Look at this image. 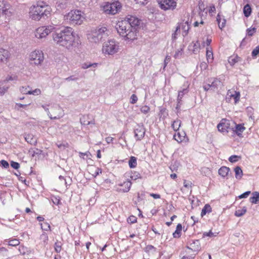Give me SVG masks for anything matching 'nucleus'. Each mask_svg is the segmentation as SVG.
Wrapping results in <instances>:
<instances>
[{"label":"nucleus","instance_id":"obj_28","mask_svg":"<svg viewBox=\"0 0 259 259\" xmlns=\"http://www.w3.org/2000/svg\"><path fill=\"white\" fill-rule=\"evenodd\" d=\"M250 202L252 204H256L259 202V192H254L252 193V196L249 198Z\"/></svg>","mask_w":259,"mask_h":259},{"label":"nucleus","instance_id":"obj_2","mask_svg":"<svg viewBox=\"0 0 259 259\" xmlns=\"http://www.w3.org/2000/svg\"><path fill=\"white\" fill-rule=\"evenodd\" d=\"M52 8L44 1H38L29 8V17L33 20L38 21L42 18L51 15Z\"/></svg>","mask_w":259,"mask_h":259},{"label":"nucleus","instance_id":"obj_16","mask_svg":"<svg viewBox=\"0 0 259 259\" xmlns=\"http://www.w3.org/2000/svg\"><path fill=\"white\" fill-rule=\"evenodd\" d=\"M232 123L235 126V127H233V130H232V131H233V132L238 137H241L242 136V133L246 129L244 126V124L243 123L236 124L235 122H233Z\"/></svg>","mask_w":259,"mask_h":259},{"label":"nucleus","instance_id":"obj_32","mask_svg":"<svg viewBox=\"0 0 259 259\" xmlns=\"http://www.w3.org/2000/svg\"><path fill=\"white\" fill-rule=\"evenodd\" d=\"M5 242H8V244L12 246H16L19 245L20 241L19 239L15 238H10L7 240H5Z\"/></svg>","mask_w":259,"mask_h":259},{"label":"nucleus","instance_id":"obj_9","mask_svg":"<svg viewBox=\"0 0 259 259\" xmlns=\"http://www.w3.org/2000/svg\"><path fill=\"white\" fill-rule=\"evenodd\" d=\"M159 7L164 11L174 10L177 6L178 0H157Z\"/></svg>","mask_w":259,"mask_h":259},{"label":"nucleus","instance_id":"obj_46","mask_svg":"<svg viewBox=\"0 0 259 259\" xmlns=\"http://www.w3.org/2000/svg\"><path fill=\"white\" fill-rule=\"evenodd\" d=\"M55 250L56 252L59 253L62 249V244L61 242H57L54 245Z\"/></svg>","mask_w":259,"mask_h":259},{"label":"nucleus","instance_id":"obj_41","mask_svg":"<svg viewBox=\"0 0 259 259\" xmlns=\"http://www.w3.org/2000/svg\"><path fill=\"white\" fill-rule=\"evenodd\" d=\"M200 49V45L198 40L196 41L193 45V52L195 54H196L197 52H199Z\"/></svg>","mask_w":259,"mask_h":259},{"label":"nucleus","instance_id":"obj_37","mask_svg":"<svg viewBox=\"0 0 259 259\" xmlns=\"http://www.w3.org/2000/svg\"><path fill=\"white\" fill-rule=\"evenodd\" d=\"M221 83V82L220 80L217 78H214L211 83L210 84L211 89L214 90L218 88V87L220 85Z\"/></svg>","mask_w":259,"mask_h":259},{"label":"nucleus","instance_id":"obj_36","mask_svg":"<svg viewBox=\"0 0 259 259\" xmlns=\"http://www.w3.org/2000/svg\"><path fill=\"white\" fill-rule=\"evenodd\" d=\"M59 185L60 186H64L65 189H68V185H67V182H66V179H65V178L62 176H59Z\"/></svg>","mask_w":259,"mask_h":259},{"label":"nucleus","instance_id":"obj_34","mask_svg":"<svg viewBox=\"0 0 259 259\" xmlns=\"http://www.w3.org/2000/svg\"><path fill=\"white\" fill-rule=\"evenodd\" d=\"M240 58L237 55L233 56L229 58V62L231 65H234L235 63L240 61Z\"/></svg>","mask_w":259,"mask_h":259},{"label":"nucleus","instance_id":"obj_49","mask_svg":"<svg viewBox=\"0 0 259 259\" xmlns=\"http://www.w3.org/2000/svg\"><path fill=\"white\" fill-rule=\"evenodd\" d=\"M9 89V87L6 85H2L0 86V96L3 95L6 93Z\"/></svg>","mask_w":259,"mask_h":259},{"label":"nucleus","instance_id":"obj_21","mask_svg":"<svg viewBox=\"0 0 259 259\" xmlns=\"http://www.w3.org/2000/svg\"><path fill=\"white\" fill-rule=\"evenodd\" d=\"M186 248H189L192 252L197 254L201 249L200 243L198 240H194L190 244L189 246H187Z\"/></svg>","mask_w":259,"mask_h":259},{"label":"nucleus","instance_id":"obj_44","mask_svg":"<svg viewBox=\"0 0 259 259\" xmlns=\"http://www.w3.org/2000/svg\"><path fill=\"white\" fill-rule=\"evenodd\" d=\"M183 185L184 187L185 188L187 189L188 190H189L191 189L193 184L191 181L184 180L183 181Z\"/></svg>","mask_w":259,"mask_h":259},{"label":"nucleus","instance_id":"obj_45","mask_svg":"<svg viewBox=\"0 0 259 259\" xmlns=\"http://www.w3.org/2000/svg\"><path fill=\"white\" fill-rule=\"evenodd\" d=\"M127 222L129 224H135L137 222V218L133 215H130L127 219Z\"/></svg>","mask_w":259,"mask_h":259},{"label":"nucleus","instance_id":"obj_29","mask_svg":"<svg viewBox=\"0 0 259 259\" xmlns=\"http://www.w3.org/2000/svg\"><path fill=\"white\" fill-rule=\"evenodd\" d=\"M235 176L236 179L240 180L243 176V171L240 166H236L234 168Z\"/></svg>","mask_w":259,"mask_h":259},{"label":"nucleus","instance_id":"obj_3","mask_svg":"<svg viewBox=\"0 0 259 259\" xmlns=\"http://www.w3.org/2000/svg\"><path fill=\"white\" fill-rule=\"evenodd\" d=\"M116 28L119 35L126 40H133L137 38L136 30L130 27V24L125 19L119 21L116 24Z\"/></svg>","mask_w":259,"mask_h":259},{"label":"nucleus","instance_id":"obj_24","mask_svg":"<svg viewBox=\"0 0 259 259\" xmlns=\"http://www.w3.org/2000/svg\"><path fill=\"white\" fill-rule=\"evenodd\" d=\"M206 57L208 63H212L213 61V54L211 47L206 48Z\"/></svg>","mask_w":259,"mask_h":259},{"label":"nucleus","instance_id":"obj_50","mask_svg":"<svg viewBox=\"0 0 259 259\" xmlns=\"http://www.w3.org/2000/svg\"><path fill=\"white\" fill-rule=\"evenodd\" d=\"M41 228L42 230L45 231H48L50 230V224L47 222H43L41 223L40 224Z\"/></svg>","mask_w":259,"mask_h":259},{"label":"nucleus","instance_id":"obj_25","mask_svg":"<svg viewBox=\"0 0 259 259\" xmlns=\"http://www.w3.org/2000/svg\"><path fill=\"white\" fill-rule=\"evenodd\" d=\"M230 170V169L229 167L224 166L219 169L218 173L222 177L225 178L228 176Z\"/></svg>","mask_w":259,"mask_h":259},{"label":"nucleus","instance_id":"obj_10","mask_svg":"<svg viewBox=\"0 0 259 259\" xmlns=\"http://www.w3.org/2000/svg\"><path fill=\"white\" fill-rule=\"evenodd\" d=\"M233 122L226 118H223L217 125L218 131L221 133H228L230 130H233Z\"/></svg>","mask_w":259,"mask_h":259},{"label":"nucleus","instance_id":"obj_15","mask_svg":"<svg viewBox=\"0 0 259 259\" xmlns=\"http://www.w3.org/2000/svg\"><path fill=\"white\" fill-rule=\"evenodd\" d=\"M181 28H182V29L184 30V33L183 35L184 36L187 35L189 29L188 22H186L185 23H183L181 25L179 24L177 26L175 32L172 34L173 39H175L176 38V35L178 34V33H180Z\"/></svg>","mask_w":259,"mask_h":259},{"label":"nucleus","instance_id":"obj_39","mask_svg":"<svg viewBox=\"0 0 259 259\" xmlns=\"http://www.w3.org/2000/svg\"><path fill=\"white\" fill-rule=\"evenodd\" d=\"M97 63H84L81 65V68L83 69H88L91 67L94 68L97 67L98 66Z\"/></svg>","mask_w":259,"mask_h":259},{"label":"nucleus","instance_id":"obj_11","mask_svg":"<svg viewBox=\"0 0 259 259\" xmlns=\"http://www.w3.org/2000/svg\"><path fill=\"white\" fill-rule=\"evenodd\" d=\"M48 115L51 119H59L64 115L63 110L59 106H54L51 108Z\"/></svg>","mask_w":259,"mask_h":259},{"label":"nucleus","instance_id":"obj_54","mask_svg":"<svg viewBox=\"0 0 259 259\" xmlns=\"http://www.w3.org/2000/svg\"><path fill=\"white\" fill-rule=\"evenodd\" d=\"M217 236V234H214L212 232L211 230H210L208 232H204L203 234V237H213Z\"/></svg>","mask_w":259,"mask_h":259},{"label":"nucleus","instance_id":"obj_55","mask_svg":"<svg viewBox=\"0 0 259 259\" xmlns=\"http://www.w3.org/2000/svg\"><path fill=\"white\" fill-rule=\"evenodd\" d=\"M25 140L29 143L32 144L34 141L33 139L32 135L28 134L25 137Z\"/></svg>","mask_w":259,"mask_h":259},{"label":"nucleus","instance_id":"obj_13","mask_svg":"<svg viewBox=\"0 0 259 259\" xmlns=\"http://www.w3.org/2000/svg\"><path fill=\"white\" fill-rule=\"evenodd\" d=\"M240 94L239 92L233 90H229L228 91L226 100L230 102L231 98L234 100V103L237 104L240 100Z\"/></svg>","mask_w":259,"mask_h":259},{"label":"nucleus","instance_id":"obj_57","mask_svg":"<svg viewBox=\"0 0 259 259\" xmlns=\"http://www.w3.org/2000/svg\"><path fill=\"white\" fill-rule=\"evenodd\" d=\"M259 54V46L256 47L255 49L253 50L251 53V55L252 57H256L257 55Z\"/></svg>","mask_w":259,"mask_h":259},{"label":"nucleus","instance_id":"obj_62","mask_svg":"<svg viewBox=\"0 0 259 259\" xmlns=\"http://www.w3.org/2000/svg\"><path fill=\"white\" fill-rule=\"evenodd\" d=\"M11 165L13 168L16 169H17L20 167V164L17 162L12 161Z\"/></svg>","mask_w":259,"mask_h":259},{"label":"nucleus","instance_id":"obj_20","mask_svg":"<svg viewBox=\"0 0 259 259\" xmlns=\"http://www.w3.org/2000/svg\"><path fill=\"white\" fill-rule=\"evenodd\" d=\"M181 255L182 259H194L196 254L192 252L190 249L185 248L182 251Z\"/></svg>","mask_w":259,"mask_h":259},{"label":"nucleus","instance_id":"obj_26","mask_svg":"<svg viewBox=\"0 0 259 259\" xmlns=\"http://www.w3.org/2000/svg\"><path fill=\"white\" fill-rule=\"evenodd\" d=\"M9 55L8 50L0 48V61L7 60L9 57Z\"/></svg>","mask_w":259,"mask_h":259},{"label":"nucleus","instance_id":"obj_5","mask_svg":"<svg viewBox=\"0 0 259 259\" xmlns=\"http://www.w3.org/2000/svg\"><path fill=\"white\" fill-rule=\"evenodd\" d=\"M27 60L29 64L32 66L40 65L44 60V53L39 50L32 51L28 54Z\"/></svg>","mask_w":259,"mask_h":259},{"label":"nucleus","instance_id":"obj_7","mask_svg":"<svg viewBox=\"0 0 259 259\" xmlns=\"http://www.w3.org/2000/svg\"><path fill=\"white\" fill-rule=\"evenodd\" d=\"M55 27L53 25H44L37 27L34 31L35 37L38 39L46 38L51 33L54 32Z\"/></svg>","mask_w":259,"mask_h":259},{"label":"nucleus","instance_id":"obj_23","mask_svg":"<svg viewBox=\"0 0 259 259\" xmlns=\"http://www.w3.org/2000/svg\"><path fill=\"white\" fill-rule=\"evenodd\" d=\"M9 9L10 6L8 3L4 0H0V16L6 14Z\"/></svg>","mask_w":259,"mask_h":259},{"label":"nucleus","instance_id":"obj_47","mask_svg":"<svg viewBox=\"0 0 259 259\" xmlns=\"http://www.w3.org/2000/svg\"><path fill=\"white\" fill-rule=\"evenodd\" d=\"M29 88V86L22 87L21 88H20V90L23 94L29 95V92L30 91Z\"/></svg>","mask_w":259,"mask_h":259},{"label":"nucleus","instance_id":"obj_27","mask_svg":"<svg viewBox=\"0 0 259 259\" xmlns=\"http://www.w3.org/2000/svg\"><path fill=\"white\" fill-rule=\"evenodd\" d=\"M182 226L181 224H178L177 226L175 231L173 233L172 236L174 238H179L181 236V232L182 231Z\"/></svg>","mask_w":259,"mask_h":259},{"label":"nucleus","instance_id":"obj_40","mask_svg":"<svg viewBox=\"0 0 259 259\" xmlns=\"http://www.w3.org/2000/svg\"><path fill=\"white\" fill-rule=\"evenodd\" d=\"M141 178L142 177L141 176V175L139 172L137 171H134L131 172L130 178L132 180H136L139 179H141Z\"/></svg>","mask_w":259,"mask_h":259},{"label":"nucleus","instance_id":"obj_51","mask_svg":"<svg viewBox=\"0 0 259 259\" xmlns=\"http://www.w3.org/2000/svg\"><path fill=\"white\" fill-rule=\"evenodd\" d=\"M41 91L39 89H35L33 90H30L29 95H33L34 96H38L40 95Z\"/></svg>","mask_w":259,"mask_h":259},{"label":"nucleus","instance_id":"obj_8","mask_svg":"<svg viewBox=\"0 0 259 259\" xmlns=\"http://www.w3.org/2000/svg\"><path fill=\"white\" fill-rule=\"evenodd\" d=\"M121 5L119 2L112 3H106L102 7V10L107 14L115 15L121 9Z\"/></svg>","mask_w":259,"mask_h":259},{"label":"nucleus","instance_id":"obj_43","mask_svg":"<svg viewBox=\"0 0 259 259\" xmlns=\"http://www.w3.org/2000/svg\"><path fill=\"white\" fill-rule=\"evenodd\" d=\"M92 170H94V173L92 174V175L94 177H96L99 175L100 174L102 173V169L99 167L93 166L92 168Z\"/></svg>","mask_w":259,"mask_h":259},{"label":"nucleus","instance_id":"obj_33","mask_svg":"<svg viewBox=\"0 0 259 259\" xmlns=\"http://www.w3.org/2000/svg\"><path fill=\"white\" fill-rule=\"evenodd\" d=\"M251 8L249 4L246 5L243 8V13L246 17H248L251 13Z\"/></svg>","mask_w":259,"mask_h":259},{"label":"nucleus","instance_id":"obj_60","mask_svg":"<svg viewBox=\"0 0 259 259\" xmlns=\"http://www.w3.org/2000/svg\"><path fill=\"white\" fill-rule=\"evenodd\" d=\"M137 101L138 98L137 96L135 94H133L131 97V103L134 104L137 102Z\"/></svg>","mask_w":259,"mask_h":259},{"label":"nucleus","instance_id":"obj_35","mask_svg":"<svg viewBox=\"0 0 259 259\" xmlns=\"http://www.w3.org/2000/svg\"><path fill=\"white\" fill-rule=\"evenodd\" d=\"M128 165L130 168H135L137 165V158L135 156H131L128 161Z\"/></svg>","mask_w":259,"mask_h":259},{"label":"nucleus","instance_id":"obj_1","mask_svg":"<svg viewBox=\"0 0 259 259\" xmlns=\"http://www.w3.org/2000/svg\"><path fill=\"white\" fill-rule=\"evenodd\" d=\"M53 39L57 44L67 49L78 48L81 44L79 35L70 27H66L59 33H55Z\"/></svg>","mask_w":259,"mask_h":259},{"label":"nucleus","instance_id":"obj_17","mask_svg":"<svg viewBox=\"0 0 259 259\" xmlns=\"http://www.w3.org/2000/svg\"><path fill=\"white\" fill-rule=\"evenodd\" d=\"M125 19L130 24V27L131 28H134L135 30V27L140 24V20L134 16H129Z\"/></svg>","mask_w":259,"mask_h":259},{"label":"nucleus","instance_id":"obj_58","mask_svg":"<svg viewBox=\"0 0 259 259\" xmlns=\"http://www.w3.org/2000/svg\"><path fill=\"white\" fill-rule=\"evenodd\" d=\"M150 109L149 106L145 105L141 108V111L144 114H146L150 111Z\"/></svg>","mask_w":259,"mask_h":259},{"label":"nucleus","instance_id":"obj_59","mask_svg":"<svg viewBox=\"0 0 259 259\" xmlns=\"http://www.w3.org/2000/svg\"><path fill=\"white\" fill-rule=\"evenodd\" d=\"M114 140V138L110 136L106 137L105 139V140L107 144H112Z\"/></svg>","mask_w":259,"mask_h":259},{"label":"nucleus","instance_id":"obj_4","mask_svg":"<svg viewBox=\"0 0 259 259\" xmlns=\"http://www.w3.org/2000/svg\"><path fill=\"white\" fill-rule=\"evenodd\" d=\"M65 20L71 24L81 25L85 19V14L79 10H72L65 15Z\"/></svg>","mask_w":259,"mask_h":259},{"label":"nucleus","instance_id":"obj_18","mask_svg":"<svg viewBox=\"0 0 259 259\" xmlns=\"http://www.w3.org/2000/svg\"><path fill=\"white\" fill-rule=\"evenodd\" d=\"M174 138L179 143H187L189 141V139L186 136V133L184 132L182 133H180L179 132H177V134L174 135Z\"/></svg>","mask_w":259,"mask_h":259},{"label":"nucleus","instance_id":"obj_22","mask_svg":"<svg viewBox=\"0 0 259 259\" xmlns=\"http://www.w3.org/2000/svg\"><path fill=\"white\" fill-rule=\"evenodd\" d=\"M217 22L220 29L222 30L226 26V20L225 19L224 16H223L220 13H219L217 15Z\"/></svg>","mask_w":259,"mask_h":259},{"label":"nucleus","instance_id":"obj_19","mask_svg":"<svg viewBox=\"0 0 259 259\" xmlns=\"http://www.w3.org/2000/svg\"><path fill=\"white\" fill-rule=\"evenodd\" d=\"M135 137L138 141L141 140L144 137L145 130L143 126L139 125L135 130Z\"/></svg>","mask_w":259,"mask_h":259},{"label":"nucleus","instance_id":"obj_63","mask_svg":"<svg viewBox=\"0 0 259 259\" xmlns=\"http://www.w3.org/2000/svg\"><path fill=\"white\" fill-rule=\"evenodd\" d=\"M250 193H251L250 191H246V192H244V193L242 194L241 195H240V196H239V198L240 199L247 198L249 195V194Z\"/></svg>","mask_w":259,"mask_h":259},{"label":"nucleus","instance_id":"obj_31","mask_svg":"<svg viewBox=\"0 0 259 259\" xmlns=\"http://www.w3.org/2000/svg\"><path fill=\"white\" fill-rule=\"evenodd\" d=\"M181 121L179 119H176L171 124V127L175 132H178L181 125Z\"/></svg>","mask_w":259,"mask_h":259},{"label":"nucleus","instance_id":"obj_64","mask_svg":"<svg viewBox=\"0 0 259 259\" xmlns=\"http://www.w3.org/2000/svg\"><path fill=\"white\" fill-rule=\"evenodd\" d=\"M27 248L23 246H20L19 248V251L20 254H24L26 253Z\"/></svg>","mask_w":259,"mask_h":259},{"label":"nucleus","instance_id":"obj_38","mask_svg":"<svg viewBox=\"0 0 259 259\" xmlns=\"http://www.w3.org/2000/svg\"><path fill=\"white\" fill-rule=\"evenodd\" d=\"M246 212V208L245 207H243L241 209H238L236 210L235 215L236 217H239L242 216Z\"/></svg>","mask_w":259,"mask_h":259},{"label":"nucleus","instance_id":"obj_14","mask_svg":"<svg viewBox=\"0 0 259 259\" xmlns=\"http://www.w3.org/2000/svg\"><path fill=\"white\" fill-rule=\"evenodd\" d=\"M132 182L130 180H127L122 182L119 183L117 186V189L119 192H127L130 190L132 186Z\"/></svg>","mask_w":259,"mask_h":259},{"label":"nucleus","instance_id":"obj_61","mask_svg":"<svg viewBox=\"0 0 259 259\" xmlns=\"http://www.w3.org/2000/svg\"><path fill=\"white\" fill-rule=\"evenodd\" d=\"M90 155V153L89 151H87L85 153L79 152V156L80 158L85 159L84 156H86L88 157Z\"/></svg>","mask_w":259,"mask_h":259},{"label":"nucleus","instance_id":"obj_56","mask_svg":"<svg viewBox=\"0 0 259 259\" xmlns=\"http://www.w3.org/2000/svg\"><path fill=\"white\" fill-rule=\"evenodd\" d=\"M215 8L213 5H211L208 7V12L210 15H212L215 12Z\"/></svg>","mask_w":259,"mask_h":259},{"label":"nucleus","instance_id":"obj_52","mask_svg":"<svg viewBox=\"0 0 259 259\" xmlns=\"http://www.w3.org/2000/svg\"><path fill=\"white\" fill-rule=\"evenodd\" d=\"M52 201L54 204L56 205H59L61 204V199L60 197L53 196L52 198Z\"/></svg>","mask_w":259,"mask_h":259},{"label":"nucleus","instance_id":"obj_30","mask_svg":"<svg viewBox=\"0 0 259 259\" xmlns=\"http://www.w3.org/2000/svg\"><path fill=\"white\" fill-rule=\"evenodd\" d=\"M212 211V208L211 206L209 204H206L204 207H203L201 212V216L203 217L207 213H210Z\"/></svg>","mask_w":259,"mask_h":259},{"label":"nucleus","instance_id":"obj_53","mask_svg":"<svg viewBox=\"0 0 259 259\" xmlns=\"http://www.w3.org/2000/svg\"><path fill=\"white\" fill-rule=\"evenodd\" d=\"M211 41H212L211 38L210 37H209V36H207V38L206 39V41H204L202 42V45L203 47H205V46L209 47L210 46Z\"/></svg>","mask_w":259,"mask_h":259},{"label":"nucleus","instance_id":"obj_12","mask_svg":"<svg viewBox=\"0 0 259 259\" xmlns=\"http://www.w3.org/2000/svg\"><path fill=\"white\" fill-rule=\"evenodd\" d=\"M107 30L105 27L99 28L89 34V39H92L93 41L95 42H98L102 39L103 34L105 33Z\"/></svg>","mask_w":259,"mask_h":259},{"label":"nucleus","instance_id":"obj_42","mask_svg":"<svg viewBox=\"0 0 259 259\" xmlns=\"http://www.w3.org/2000/svg\"><path fill=\"white\" fill-rule=\"evenodd\" d=\"M241 156L237 155H232L229 158V160L231 163H234L241 159Z\"/></svg>","mask_w":259,"mask_h":259},{"label":"nucleus","instance_id":"obj_48","mask_svg":"<svg viewBox=\"0 0 259 259\" xmlns=\"http://www.w3.org/2000/svg\"><path fill=\"white\" fill-rule=\"evenodd\" d=\"M256 29L255 27H250L246 30L247 35L250 36H252L256 32Z\"/></svg>","mask_w":259,"mask_h":259},{"label":"nucleus","instance_id":"obj_6","mask_svg":"<svg viewBox=\"0 0 259 259\" xmlns=\"http://www.w3.org/2000/svg\"><path fill=\"white\" fill-rule=\"evenodd\" d=\"M119 50V43L113 39L105 42L103 45L102 51L104 54L112 55Z\"/></svg>","mask_w":259,"mask_h":259}]
</instances>
